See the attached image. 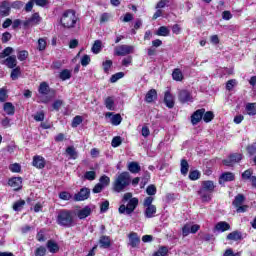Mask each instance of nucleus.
Segmentation results:
<instances>
[{
  "label": "nucleus",
  "instance_id": "nucleus-1",
  "mask_svg": "<svg viewBox=\"0 0 256 256\" xmlns=\"http://www.w3.org/2000/svg\"><path fill=\"white\" fill-rule=\"evenodd\" d=\"M131 185V174L129 172H122L118 174L113 182V190L116 193H121Z\"/></svg>",
  "mask_w": 256,
  "mask_h": 256
},
{
  "label": "nucleus",
  "instance_id": "nucleus-2",
  "mask_svg": "<svg viewBox=\"0 0 256 256\" xmlns=\"http://www.w3.org/2000/svg\"><path fill=\"white\" fill-rule=\"evenodd\" d=\"M79 18L74 10H66L60 18V23L65 29H75Z\"/></svg>",
  "mask_w": 256,
  "mask_h": 256
},
{
  "label": "nucleus",
  "instance_id": "nucleus-3",
  "mask_svg": "<svg viewBox=\"0 0 256 256\" xmlns=\"http://www.w3.org/2000/svg\"><path fill=\"white\" fill-rule=\"evenodd\" d=\"M215 191V183L211 180L203 181L198 195H200L204 203H209L211 201V193Z\"/></svg>",
  "mask_w": 256,
  "mask_h": 256
},
{
  "label": "nucleus",
  "instance_id": "nucleus-4",
  "mask_svg": "<svg viewBox=\"0 0 256 256\" xmlns=\"http://www.w3.org/2000/svg\"><path fill=\"white\" fill-rule=\"evenodd\" d=\"M57 223L61 227H73L75 220L73 219V211L60 210L57 215Z\"/></svg>",
  "mask_w": 256,
  "mask_h": 256
},
{
  "label": "nucleus",
  "instance_id": "nucleus-5",
  "mask_svg": "<svg viewBox=\"0 0 256 256\" xmlns=\"http://www.w3.org/2000/svg\"><path fill=\"white\" fill-rule=\"evenodd\" d=\"M135 51V47L131 45H119L114 48V54L118 57H125V55H131Z\"/></svg>",
  "mask_w": 256,
  "mask_h": 256
},
{
  "label": "nucleus",
  "instance_id": "nucleus-6",
  "mask_svg": "<svg viewBox=\"0 0 256 256\" xmlns=\"http://www.w3.org/2000/svg\"><path fill=\"white\" fill-rule=\"evenodd\" d=\"M243 159V154H232L229 156V158L223 160V165H226V167H233L235 163H239Z\"/></svg>",
  "mask_w": 256,
  "mask_h": 256
},
{
  "label": "nucleus",
  "instance_id": "nucleus-7",
  "mask_svg": "<svg viewBox=\"0 0 256 256\" xmlns=\"http://www.w3.org/2000/svg\"><path fill=\"white\" fill-rule=\"evenodd\" d=\"M178 99L181 103L193 102V96H191V92L187 90H180L178 93Z\"/></svg>",
  "mask_w": 256,
  "mask_h": 256
},
{
  "label": "nucleus",
  "instance_id": "nucleus-8",
  "mask_svg": "<svg viewBox=\"0 0 256 256\" xmlns=\"http://www.w3.org/2000/svg\"><path fill=\"white\" fill-rule=\"evenodd\" d=\"M38 93L42 95V97H46V95H49L50 93L55 95V90H51V87H49L47 82H41L38 88Z\"/></svg>",
  "mask_w": 256,
  "mask_h": 256
},
{
  "label": "nucleus",
  "instance_id": "nucleus-9",
  "mask_svg": "<svg viewBox=\"0 0 256 256\" xmlns=\"http://www.w3.org/2000/svg\"><path fill=\"white\" fill-rule=\"evenodd\" d=\"M91 195V190L89 188H82L77 194L74 196V201H85Z\"/></svg>",
  "mask_w": 256,
  "mask_h": 256
},
{
  "label": "nucleus",
  "instance_id": "nucleus-10",
  "mask_svg": "<svg viewBox=\"0 0 256 256\" xmlns=\"http://www.w3.org/2000/svg\"><path fill=\"white\" fill-rule=\"evenodd\" d=\"M203 115H205V109L196 110L191 116L192 125H197L203 119Z\"/></svg>",
  "mask_w": 256,
  "mask_h": 256
},
{
  "label": "nucleus",
  "instance_id": "nucleus-11",
  "mask_svg": "<svg viewBox=\"0 0 256 256\" xmlns=\"http://www.w3.org/2000/svg\"><path fill=\"white\" fill-rule=\"evenodd\" d=\"M105 117H108L110 119V123L114 126L121 125V121H123V118L121 117V114H114L112 112H107L105 114Z\"/></svg>",
  "mask_w": 256,
  "mask_h": 256
},
{
  "label": "nucleus",
  "instance_id": "nucleus-12",
  "mask_svg": "<svg viewBox=\"0 0 256 256\" xmlns=\"http://www.w3.org/2000/svg\"><path fill=\"white\" fill-rule=\"evenodd\" d=\"M137 205H139V199L132 198L128 201L126 205V215H131L135 209H137Z\"/></svg>",
  "mask_w": 256,
  "mask_h": 256
},
{
  "label": "nucleus",
  "instance_id": "nucleus-13",
  "mask_svg": "<svg viewBox=\"0 0 256 256\" xmlns=\"http://www.w3.org/2000/svg\"><path fill=\"white\" fill-rule=\"evenodd\" d=\"M164 103L166 107L169 109H173L175 107V97L172 96L171 92L166 91L164 94Z\"/></svg>",
  "mask_w": 256,
  "mask_h": 256
},
{
  "label": "nucleus",
  "instance_id": "nucleus-14",
  "mask_svg": "<svg viewBox=\"0 0 256 256\" xmlns=\"http://www.w3.org/2000/svg\"><path fill=\"white\" fill-rule=\"evenodd\" d=\"M128 239H129L128 245H131L133 248L139 247V243H141V238L139 237V235H137V233L131 232L128 235Z\"/></svg>",
  "mask_w": 256,
  "mask_h": 256
},
{
  "label": "nucleus",
  "instance_id": "nucleus-15",
  "mask_svg": "<svg viewBox=\"0 0 256 256\" xmlns=\"http://www.w3.org/2000/svg\"><path fill=\"white\" fill-rule=\"evenodd\" d=\"M32 165H33V167H36V169H44L45 168V158H43V156H34Z\"/></svg>",
  "mask_w": 256,
  "mask_h": 256
},
{
  "label": "nucleus",
  "instance_id": "nucleus-16",
  "mask_svg": "<svg viewBox=\"0 0 256 256\" xmlns=\"http://www.w3.org/2000/svg\"><path fill=\"white\" fill-rule=\"evenodd\" d=\"M9 13H11V4L7 1L2 2L0 5V15L2 17H8Z\"/></svg>",
  "mask_w": 256,
  "mask_h": 256
},
{
  "label": "nucleus",
  "instance_id": "nucleus-17",
  "mask_svg": "<svg viewBox=\"0 0 256 256\" xmlns=\"http://www.w3.org/2000/svg\"><path fill=\"white\" fill-rule=\"evenodd\" d=\"M22 183H23V179L21 177H14L8 181V185L10 187H13L15 191L19 190Z\"/></svg>",
  "mask_w": 256,
  "mask_h": 256
},
{
  "label": "nucleus",
  "instance_id": "nucleus-18",
  "mask_svg": "<svg viewBox=\"0 0 256 256\" xmlns=\"http://www.w3.org/2000/svg\"><path fill=\"white\" fill-rule=\"evenodd\" d=\"M93 210H91V207L86 206L80 210H78L77 212V217L78 219H87V217H89V215H91Z\"/></svg>",
  "mask_w": 256,
  "mask_h": 256
},
{
  "label": "nucleus",
  "instance_id": "nucleus-19",
  "mask_svg": "<svg viewBox=\"0 0 256 256\" xmlns=\"http://www.w3.org/2000/svg\"><path fill=\"white\" fill-rule=\"evenodd\" d=\"M231 229V225L225 221L218 222L215 225V231H218V233H225V231H229Z\"/></svg>",
  "mask_w": 256,
  "mask_h": 256
},
{
  "label": "nucleus",
  "instance_id": "nucleus-20",
  "mask_svg": "<svg viewBox=\"0 0 256 256\" xmlns=\"http://www.w3.org/2000/svg\"><path fill=\"white\" fill-rule=\"evenodd\" d=\"M4 65H6L8 69H15V67H17V57L8 56L4 61Z\"/></svg>",
  "mask_w": 256,
  "mask_h": 256
},
{
  "label": "nucleus",
  "instance_id": "nucleus-21",
  "mask_svg": "<svg viewBox=\"0 0 256 256\" xmlns=\"http://www.w3.org/2000/svg\"><path fill=\"white\" fill-rule=\"evenodd\" d=\"M127 169L130 173L137 174L141 171V166L139 165V162L133 161L127 164Z\"/></svg>",
  "mask_w": 256,
  "mask_h": 256
},
{
  "label": "nucleus",
  "instance_id": "nucleus-22",
  "mask_svg": "<svg viewBox=\"0 0 256 256\" xmlns=\"http://www.w3.org/2000/svg\"><path fill=\"white\" fill-rule=\"evenodd\" d=\"M99 245L102 249H109L111 247V238L109 236H101Z\"/></svg>",
  "mask_w": 256,
  "mask_h": 256
},
{
  "label": "nucleus",
  "instance_id": "nucleus-23",
  "mask_svg": "<svg viewBox=\"0 0 256 256\" xmlns=\"http://www.w3.org/2000/svg\"><path fill=\"white\" fill-rule=\"evenodd\" d=\"M157 99V90L151 89L146 93L145 101L146 103H153Z\"/></svg>",
  "mask_w": 256,
  "mask_h": 256
},
{
  "label": "nucleus",
  "instance_id": "nucleus-24",
  "mask_svg": "<svg viewBox=\"0 0 256 256\" xmlns=\"http://www.w3.org/2000/svg\"><path fill=\"white\" fill-rule=\"evenodd\" d=\"M41 21V17L38 13H34L31 18L24 22V25H37Z\"/></svg>",
  "mask_w": 256,
  "mask_h": 256
},
{
  "label": "nucleus",
  "instance_id": "nucleus-25",
  "mask_svg": "<svg viewBox=\"0 0 256 256\" xmlns=\"http://www.w3.org/2000/svg\"><path fill=\"white\" fill-rule=\"evenodd\" d=\"M155 213H157V207L155 205L146 207L144 211V215L147 217V219H152V217H155Z\"/></svg>",
  "mask_w": 256,
  "mask_h": 256
},
{
  "label": "nucleus",
  "instance_id": "nucleus-26",
  "mask_svg": "<svg viewBox=\"0 0 256 256\" xmlns=\"http://www.w3.org/2000/svg\"><path fill=\"white\" fill-rule=\"evenodd\" d=\"M4 112L6 115H15V106L11 102H6L3 105Z\"/></svg>",
  "mask_w": 256,
  "mask_h": 256
},
{
  "label": "nucleus",
  "instance_id": "nucleus-27",
  "mask_svg": "<svg viewBox=\"0 0 256 256\" xmlns=\"http://www.w3.org/2000/svg\"><path fill=\"white\" fill-rule=\"evenodd\" d=\"M46 247L50 253H57L59 251V244L53 240H49Z\"/></svg>",
  "mask_w": 256,
  "mask_h": 256
},
{
  "label": "nucleus",
  "instance_id": "nucleus-28",
  "mask_svg": "<svg viewBox=\"0 0 256 256\" xmlns=\"http://www.w3.org/2000/svg\"><path fill=\"white\" fill-rule=\"evenodd\" d=\"M104 105L108 111H115V99L113 97H107L104 100Z\"/></svg>",
  "mask_w": 256,
  "mask_h": 256
},
{
  "label": "nucleus",
  "instance_id": "nucleus-29",
  "mask_svg": "<svg viewBox=\"0 0 256 256\" xmlns=\"http://www.w3.org/2000/svg\"><path fill=\"white\" fill-rule=\"evenodd\" d=\"M10 77H11L12 81H17V79H19V77H21V67L16 66L15 68H12Z\"/></svg>",
  "mask_w": 256,
  "mask_h": 256
},
{
  "label": "nucleus",
  "instance_id": "nucleus-30",
  "mask_svg": "<svg viewBox=\"0 0 256 256\" xmlns=\"http://www.w3.org/2000/svg\"><path fill=\"white\" fill-rule=\"evenodd\" d=\"M241 232H239V231H233V232H231V233H229L228 235H227V240L228 241H240V239H241Z\"/></svg>",
  "mask_w": 256,
  "mask_h": 256
},
{
  "label": "nucleus",
  "instance_id": "nucleus-31",
  "mask_svg": "<svg viewBox=\"0 0 256 256\" xmlns=\"http://www.w3.org/2000/svg\"><path fill=\"white\" fill-rule=\"evenodd\" d=\"M222 181H235V174L232 172H225L220 176V183Z\"/></svg>",
  "mask_w": 256,
  "mask_h": 256
},
{
  "label": "nucleus",
  "instance_id": "nucleus-32",
  "mask_svg": "<svg viewBox=\"0 0 256 256\" xmlns=\"http://www.w3.org/2000/svg\"><path fill=\"white\" fill-rule=\"evenodd\" d=\"M244 202H245V196H243L242 194H238L233 201V205L234 207L238 208L241 205H243Z\"/></svg>",
  "mask_w": 256,
  "mask_h": 256
},
{
  "label": "nucleus",
  "instance_id": "nucleus-33",
  "mask_svg": "<svg viewBox=\"0 0 256 256\" xmlns=\"http://www.w3.org/2000/svg\"><path fill=\"white\" fill-rule=\"evenodd\" d=\"M103 43L101 42V40H96L92 46V53H95V55L101 53V47H102Z\"/></svg>",
  "mask_w": 256,
  "mask_h": 256
},
{
  "label": "nucleus",
  "instance_id": "nucleus-34",
  "mask_svg": "<svg viewBox=\"0 0 256 256\" xmlns=\"http://www.w3.org/2000/svg\"><path fill=\"white\" fill-rule=\"evenodd\" d=\"M180 167L182 175H187V173H189V162H187V160H181Z\"/></svg>",
  "mask_w": 256,
  "mask_h": 256
},
{
  "label": "nucleus",
  "instance_id": "nucleus-35",
  "mask_svg": "<svg viewBox=\"0 0 256 256\" xmlns=\"http://www.w3.org/2000/svg\"><path fill=\"white\" fill-rule=\"evenodd\" d=\"M99 183L105 188V187H109V185L111 184V178H109V176L107 175H102L99 178Z\"/></svg>",
  "mask_w": 256,
  "mask_h": 256
},
{
  "label": "nucleus",
  "instance_id": "nucleus-36",
  "mask_svg": "<svg viewBox=\"0 0 256 256\" xmlns=\"http://www.w3.org/2000/svg\"><path fill=\"white\" fill-rule=\"evenodd\" d=\"M169 33H171V31L165 26H161L157 31L159 37H168Z\"/></svg>",
  "mask_w": 256,
  "mask_h": 256
},
{
  "label": "nucleus",
  "instance_id": "nucleus-37",
  "mask_svg": "<svg viewBox=\"0 0 256 256\" xmlns=\"http://www.w3.org/2000/svg\"><path fill=\"white\" fill-rule=\"evenodd\" d=\"M246 112L248 115H256V103L246 104Z\"/></svg>",
  "mask_w": 256,
  "mask_h": 256
},
{
  "label": "nucleus",
  "instance_id": "nucleus-38",
  "mask_svg": "<svg viewBox=\"0 0 256 256\" xmlns=\"http://www.w3.org/2000/svg\"><path fill=\"white\" fill-rule=\"evenodd\" d=\"M253 177V169H247L242 173V181H251V178Z\"/></svg>",
  "mask_w": 256,
  "mask_h": 256
},
{
  "label": "nucleus",
  "instance_id": "nucleus-39",
  "mask_svg": "<svg viewBox=\"0 0 256 256\" xmlns=\"http://www.w3.org/2000/svg\"><path fill=\"white\" fill-rule=\"evenodd\" d=\"M67 155H69L70 159H77V151L75 150V147L69 146L66 149Z\"/></svg>",
  "mask_w": 256,
  "mask_h": 256
},
{
  "label": "nucleus",
  "instance_id": "nucleus-40",
  "mask_svg": "<svg viewBox=\"0 0 256 256\" xmlns=\"http://www.w3.org/2000/svg\"><path fill=\"white\" fill-rule=\"evenodd\" d=\"M84 178L87 179V181H95V179H97V173L95 171H87L84 174Z\"/></svg>",
  "mask_w": 256,
  "mask_h": 256
},
{
  "label": "nucleus",
  "instance_id": "nucleus-41",
  "mask_svg": "<svg viewBox=\"0 0 256 256\" xmlns=\"http://www.w3.org/2000/svg\"><path fill=\"white\" fill-rule=\"evenodd\" d=\"M25 207V200H18L13 204L14 211H21Z\"/></svg>",
  "mask_w": 256,
  "mask_h": 256
},
{
  "label": "nucleus",
  "instance_id": "nucleus-42",
  "mask_svg": "<svg viewBox=\"0 0 256 256\" xmlns=\"http://www.w3.org/2000/svg\"><path fill=\"white\" fill-rule=\"evenodd\" d=\"M172 77L174 81H182L183 80V72H181L179 69H175L172 73Z\"/></svg>",
  "mask_w": 256,
  "mask_h": 256
},
{
  "label": "nucleus",
  "instance_id": "nucleus-43",
  "mask_svg": "<svg viewBox=\"0 0 256 256\" xmlns=\"http://www.w3.org/2000/svg\"><path fill=\"white\" fill-rule=\"evenodd\" d=\"M124 77H125V73L118 72V73L111 76L110 82L111 83H117L119 79H123Z\"/></svg>",
  "mask_w": 256,
  "mask_h": 256
},
{
  "label": "nucleus",
  "instance_id": "nucleus-44",
  "mask_svg": "<svg viewBox=\"0 0 256 256\" xmlns=\"http://www.w3.org/2000/svg\"><path fill=\"white\" fill-rule=\"evenodd\" d=\"M71 77V70L64 69L60 72V79L62 81H67Z\"/></svg>",
  "mask_w": 256,
  "mask_h": 256
},
{
  "label": "nucleus",
  "instance_id": "nucleus-45",
  "mask_svg": "<svg viewBox=\"0 0 256 256\" xmlns=\"http://www.w3.org/2000/svg\"><path fill=\"white\" fill-rule=\"evenodd\" d=\"M47 49V40L45 38L38 39V50L45 51Z\"/></svg>",
  "mask_w": 256,
  "mask_h": 256
},
{
  "label": "nucleus",
  "instance_id": "nucleus-46",
  "mask_svg": "<svg viewBox=\"0 0 256 256\" xmlns=\"http://www.w3.org/2000/svg\"><path fill=\"white\" fill-rule=\"evenodd\" d=\"M213 117H215L213 112L208 111L203 114L202 119H203V121H205V123H209V122L213 121Z\"/></svg>",
  "mask_w": 256,
  "mask_h": 256
},
{
  "label": "nucleus",
  "instance_id": "nucleus-47",
  "mask_svg": "<svg viewBox=\"0 0 256 256\" xmlns=\"http://www.w3.org/2000/svg\"><path fill=\"white\" fill-rule=\"evenodd\" d=\"M102 67L104 72L109 73V70L111 69V67H113V61L111 60H106L102 63Z\"/></svg>",
  "mask_w": 256,
  "mask_h": 256
},
{
  "label": "nucleus",
  "instance_id": "nucleus-48",
  "mask_svg": "<svg viewBox=\"0 0 256 256\" xmlns=\"http://www.w3.org/2000/svg\"><path fill=\"white\" fill-rule=\"evenodd\" d=\"M17 57L19 61H25L29 57V52L27 50L19 51Z\"/></svg>",
  "mask_w": 256,
  "mask_h": 256
},
{
  "label": "nucleus",
  "instance_id": "nucleus-49",
  "mask_svg": "<svg viewBox=\"0 0 256 256\" xmlns=\"http://www.w3.org/2000/svg\"><path fill=\"white\" fill-rule=\"evenodd\" d=\"M153 201H155V198L153 196H148L144 199L143 206L144 207H152Z\"/></svg>",
  "mask_w": 256,
  "mask_h": 256
},
{
  "label": "nucleus",
  "instance_id": "nucleus-50",
  "mask_svg": "<svg viewBox=\"0 0 256 256\" xmlns=\"http://www.w3.org/2000/svg\"><path fill=\"white\" fill-rule=\"evenodd\" d=\"M200 177L201 173H199L198 170H194L189 173V179H191V181H197Z\"/></svg>",
  "mask_w": 256,
  "mask_h": 256
},
{
  "label": "nucleus",
  "instance_id": "nucleus-51",
  "mask_svg": "<svg viewBox=\"0 0 256 256\" xmlns=\"http://www.w3.org/2000/svg\"><path fill=\"white\" fill-rule=\"evenodd\" d=\"M71 193L67 191H63L59 193V199H62V201H69L71 199Z\"/></svg>",
  "mask_w": 256,
  "mask_h": 256
},
{
  "label": "nucleus",
  "instance_id": "nucleus-52",
  "mask_svg": "<svg viewBox=\"0 0 256 256\" xmlns=\"http://www.w3.org/2000/svg\"><path fill=\"white\" fill-rule=\"evenodd\" d=\"M13 53V48L12 47H7L3 50L2 53H0V59H3L5 57H9Z\"/></svg>",
  "mask_w": 256,
  "mask_h": 256
},
{
  "label": "nucleus",
  "instance_id": "nucleus-53",
  "mask_svg": "<svg viewBox=\"0 0 256 256\" xmlns=\"http://www.w3.org/2000/svg\"><path fill=\"white\" fill-rule=\"evenodd\" d=\"M83 123V118L81 116H75L72 120V127H79Z\"/></svg>",
  "mask_w": 256,
  "mask_h": 256
},
{
  "label": "nucleus",
  "instance_id": "nucleus-54",
  "mask_svg": "<svg viewBox=\"0 0 256 256\" xmlns=\"http://www.w3.org/2000/svg\"><path fill=\"white\" fill-rule=\"evenodd\" d=\"M7 97V90L5 88H0V103H5Z\"/></svg>",
  "mask_w": 256,
  "mask_h": 256
},
{
  "label": "nucleus",
  "instance_id": "nucleus-55",
  "mask_svg": "<svg viewBox=\"0 0 256 256\" xmlns=\"http://www.w3.org/2000/svg\"><path fill=\"white\" fill-rule=\"evenodd\" d=\"M9 169L10 171H12V173H20L21 165H19L18 163H14L9 166Z\"/></svg>",
  "mask_w": 256,
  "mask_h": 256
},
{
  "label": "nucleus",
  "instance_id": "nucleus-56",
  "mask_svg": "<svg viewBox=\"0 0 256 256\" xmlns=\"http://www.w3.org/2000/svg\"><path fill=\"white\" fill-rule=\"evenodd\" d=\"M91 63V57H89V55H84L81 58V66L82 67H87V65H89Z\"/></svg>",
  "mask_w": 256,
  "mask_h": 256
},
{
  "label": "nucleus",
  "instance_id": "nucleus-57",
  "mask_svg": "<svg viewBox=\"0 0 256 256\" xmlns=\"http://www.w3.org/2000/svg\"><path fill=\"white\" fill-rule=\"evenodd\" d=\"M121 143H123V140L121 139L120 136H116L112 139V147H119V145H121Z\"/></svg>",
  "mask_w": 256,
  "mask_h": 256
},
{
  "label": "nucleus",
  "instance_id": "nucleus-58",
  "mask_svg": "<svg viewBox=\"0 0 256 256\" xmlns=\"http://www.w3.org/2000/svg\"><path fill=\"white\" fill-rule=\"evenodd\" d=\"M45 253H47V249L43 246H40L35 251V256H45Z\"/></svg>",
  "mask_w": 256,
  "mask_h": 256
},
{
  "label": "nucleus",
  "instance_id": "nucleus-59",
  "mask_svg": "<svg viewBox=\"0 0 256 256\" xmlns=\"http://www.w3.org/2000/svg\"><path fill=\"white\" fill-rule=\"evenodd\" d=\"M246 150L249 153V155H256V144L253 143V144L248 145Z\"/></svg>",
  "mask_w": 256,
  "mask_h": 256
},
{
  "label": "nucleus",
  "instance_id": "nucleus-60",
  "mask_svg": "<svg viewBox=\"0 0 256 256\" xmlns=\"http://www.w3.org/2000/svg\"><path fill=\"white\" fill-rule=\"evenodd\" d=\"M146 193L147 195H155L157 193V188L155 187V185H150L147 187L146 189Z\"/></svg>",
  "mask_w": 256,
  "mask_h": 256
},
{
  "label": "nucleus",
  "instance_id": "nucleus-61",
  "mask_svg": "<svg viewBox=\"0 0 256 256\" xmlns=\"http://www.w3.org/2000/svg\"><path fill=\"white\" fill-rule=\"evenodd\" d=\"M100 211L101 213H106V211H109V201L105 200L104 202H102L101 206H100Z\"/></svg>",
  "mask_w": 256,
  "mask_h": 256
},
{
  "label": "nucleus",
  "instance_id": "nucleus-62",
  "mask_svg": "<svg viewBox=\"0 0 256 256\" xmlns=\"http://www.w3.org/2000/svg\"><path fill=\"white\" fill-rule=\"evenodd\" d=\"M235 85H237V80L235 79H231L226 83V89L228 91H231V89H233V87H235Z\"/></svg>",
  "mask_w": 256,
  "mask_h": 256
},
{
  "label": "nucleus",
  "instance_id": "nucleus-63",
  "mask_svg": "<svg viewBox=\"0 0 256 256\" xmlns=\"http://www.w3.org/2000/svg\"><path fill=\"white\" fill-rule=\"evenodd\" d=\"M34 119L36 121H43L45 119V113H43L42 111L41 112H37L35 115H34Z\"/></svg>",
  "mask_w": 256,
  "mask_h": 256
},
{
  "label": "nucleus",
  "instance_id": "nucleus-64",
  "mask_svg": "<svg viewBox=\"0 0 256 256\" xmlns=\"http://www.w3.org/2000/svg\"><path fill=\"white\" fill-rule=\"evenodd\" d=\"M156 253H158L160 256H166L167 253H169V249H167V247L163 246V247H160Z\"/></svg>",
  "mask_w": 256,
  "mask_h": 256
}]
</instances>
